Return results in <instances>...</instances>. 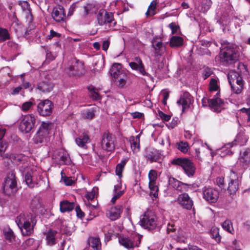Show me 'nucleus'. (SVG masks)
Returning <instances> with one entry per match:
<instances>
[{
    "mask_svg": "<svg viewBox=\"0 0 250 250\" xmlns=\"http://www.w3.org/2000/svg\"><path fill=\"white\" fill-rule=\"evenodd\" d=\"M129 65L132 69L138 71L142 75L150 77V75L146 72L144 64L140 57H135L133 62L129 63Z\"/></svg>",
    "mask_w": 250,
    "mask_h": 250,
    "instance_id": "15",
    "label": "nucleus"
},
{
    "mask_svg": "<svg viewBox=\"0 0 250 250\" xmlns=\"http://www.w3.org/2000/svg\"><path fill=\"white\" fill-rule=\"evenodd\" d=\"M192 97L188 92H185L181 96L177 103L179 105L182 106L183 111L189 107L191 104Z\"/></svg>",
    "mask_w": 250,
    "mask_h": 250,
    "instance_id": "23",
    "label": "nucleus"
},
{
    "mask_svg": "<svg viewBox=\"0 0 250 250\" xmlns=\"http://www.w3.org/2000/svg\"><path fill=\"white\" fill-rule=\"evenodd\" d=\"M77 215L80 218H82L84 216V213L82 211L80 207L77 206L75 208Z\"/></svg>",
    "mask_w": 250,
    "mask_h": 250,
    "instance_id": "61",
    "label": "nucleus"
},
{
    "mask_svg": "<svg viewBox=\"0 0 250 250\" xmlns=\"http://www.w3.org/2000/svg\"><path fill=\"white\" fill-rule=\"evenodd\" d=\"M36 122L35 116L33 114L24 116L21 122L20 130L23 133L29 132L34 127Z\"/></svg>",
    "mask_w": 250,
    "mask_h": 250,
    "instance_id": "11",
    "label": "nucleus"
},
{
    "mask_svg": "<svg viewBox=\"0 0 250 250\" xmlns=\"http://www.w3.org/2000/svg\"><path fill=\"white\" fill-rule=\"evenodd\" d=\"M178 149L183 153H186L188 151V145L187 142H180L177 144Z\"/></svg>",
    "mask_w": 250,
    "mask_h": 250,
    "instance_id": "52",
    "label": "nucleus"
},
{
    "mask_svg": "<svg viewBox=\"0 0 250 250\" xmlns=\"http://www.w3.org/2000/svg\"><path fill=\"white\" fill-rule=\"evenodd\" d=\"M54 108L53 103L48 99L41 100L37 105V111L42 116L50 115Z\"/></svg>",
    "mask_w": 250,
    "mask_h": 250,
    "instance_id": "10",
    "label": "nucleus"
},
{
    "mask_svg": "<svg viewBox=\"0 0 250 250\" xmlns=\"http://www.w3.org/2000/svg\"><path fill=\"white\" fill-rule=\"evenodd\" d=\"M10 35L6 29L0 27V42H3L9 39Z\"/></svg>",
    "mask_w": 250,
    "mask_h": 250,
    "instance_id": "44",
    "label": "nucleus"
},
{
    "mask_svg": "<svg viewBox=\"0 0 250 250\" xmlns=\"http://www.w3.org/2000/svg\"><path fill=\"white\" fill-rule=\"evenodd\" d=\"M115 80H118L119 83L118 86L120 88H123L126 84L127 76L126 73L125 72L124 73H121L120 75H118L117 77H116L114 78Z\"/></svg>",
    "mask_w": 250,
    "mask_h": 250,
    "instance_id": "38",
    "label": "nucleus"
},
{
    "mask_svg": "<svg viewBox=\"0 0 250 250\" xmlns=\"http://www.w3.org/2000/svg\"><path fill=\"white\" fill-rule=\"evenodd\" d=\"M146 160L152 163L160 162L162 160V155L159 151L153 148H148L146 150L145 155Z\"/></svg>",
    "mask_w": 250,
    "mask_h": 250,
    "instance_id": "16",
    "label": "nucleus"
},
{
    "mask_svg": "<svg viewBox=\"0 0 250 250\" xmlns=\"http://www.w3.org/2000/svg\"><path fill=\"white\" fill-rule=\"evenodd\" d=\"M59 153L60 156L59 160L62 164L64 165H70L71 164V161L67 152L62 150L59 151Z\"/></svg>",
    "mask_w": 250,
    "mask_h": 250,
    "instance_id": "34",
    "label": "nucleus"
},
{
    "mask_svg": "<svg viewBox=\"0 0 250 250\" xmlns=\"http://www.w3.org/2000/svg\"><path fill=\"white\" fill-rule=\"evenodd\" d=\"M219 88L217 84V81L214 79H211L209 83V90L210 91H217Z\"/></svg>",
    "mask_w": 250,
    "mask_h": 250,
    "instance_id": "54",
    "label": "nucleus"
},
{
    "mask_svg": "<svg viewBox=\"0 0 250 250\" xmlns=\"http://www.w3.org/2000/svg\"><path fill=\"white\" fill-rule=\"evenodd\" d=\"M183 44V39L179 36H172L170 41L169 45L172 47H177Z\"/></svg>",
    "mask_w": 250,
    "mask_h": 250,
    "instance_id": "35",
    "label": "nucleus"
},
{
    "mask_svg": "<svg viewBox=\"0 0 250 250\" xmlns=\"http://www.w3.org/2000/svg\"><path fill=\"white\" fill-rule=\"evenodd\" d=\"M115 138L109 132H104L101 140V146L102 149L107 151H112L115 149Z\"/></svg>",
    "mask_w": 250,
    "mask_h": 250,
    "instance_id": "9",
    "label": "nucleus"
},
{
    "mask_svg": "<svg viewBox=\"0 0 250 250\" xmlns=\"http://www.w3.org/2000/svg\"><path fill=\"white\" fill-rule=\"evenodd\" d=\"M51 123L43 122L39 129V134L42 132L45 133V135H48L49 130L51 129Z\"/></svg>",
    "mask_w": 250,
    "mask_h": 250,
    "instance_id": "40",
    "label": "nucleus"
},
{
    "mask_svg": "<svg viewBox=\"0 0 250 250\" xmlns=\"http://www.w3.org/2000/svg\"><path fill=\"white\" fill-rule=\"evenodd\" d=\"M118 242L122 246L128 250H130L134 247H139L141 242V237L137 235L130 237L120 236L118 238Z\"/></svg>",
    "mask_w": 250,
    "mask_h": 250,
    "instance_id": "8",
    "label": "nucleus"
},
{
    "mask_svg": "<svg viewBox=\"0 0 250 250\" xmlns=\"http://www.w3.org/2000/svg\"><path fill=\"white\" fill-rule=\"evenodd\" d=\"M53 87L52 83L48 82H42L38 84V89L42 92H49L52 90Z\"/></svg>",
    "mask_w": 250,
    "mask_h": 250,
    "instance_id": "33",
    "label": "nucleus"
},
{
    "mask_svg": "<svg viewBox=\"0 0 250 250\" xmlns=\"http://www.w3.org/2000/svg\"><path fill=\"white\" fill-rule=\"evenodd\" d=\"M140 223L145 229L153 230L158 226L157 217L154 212L147 210L141 216Z\"/></svg>",
    "mask_w": 250,
    "mask_h": 250,
    "instance_id": "5",
    "label": "nucleus"
},
{
    "mask_svg": "<svg viewBox=\"0 0 250 250\" xmlns=\"http://www.w3.org/2000/svg\"><path fill=\"white\" fill-rule=\"evenodd\" d=\"M34 104L31 101H28L24 102L22 104L21 109L22 111L27 112L34 105Z\"/></svg>",
    "mask_w": 250,
    "mask_h": 250,
    "instance_id": "55",
    "label": "nucleus"
},
{
    "mask_svg": "<svg viewBox=\"0 0 250 250\" xmlns=\"http://www.w3.org/2000/svg\"><path fill=\"white\" fill-rule=\"evenodd\" d=\"M11 158H13L15 162H19L21 163L23 162L27 159V157L21 154L12 155Z\"/></svg>",
    "mask_w": 250,
    "mask_h": 250,
    "instance_id": "56",
    "label": "nucleus"
},
{
    "mask_svg": "<svg viewBox=\"0 0 250 250\" xmlns=\"http://www.w3.org/2000/svg\"><path fill=\"white\" fill-rule=\"evenodd\" d=\"M48 135H45V133L43 132L39 134V131L38 130L33 138L34 143L38 144L47 141L48 140Z\"/></svg>",
    "mask_w": 250,
    "mask_h": 250,
    "instance_id": "36",
    "label": "nucleus"
},
{
    "mask_svg": "<svg viewBox=\"0 0 250 250\" xmlns=\"http://www.w3.org/2000/svg\"><path fill=\"white\" fill-rule=\"evenodd\" d=\"M35 240L33 238H29L24 241V242L23 243V246L24 247H30L32 246Z\"/></svg>",
    "mask_w": 250,
    "mask_h": 250,
    "instance_id": "58",
    "label": "nucleus"
},
{
    "mask_svg": "<svg viewBox=\"0 0 250 250\" xmlns=\"http://www.w3.org/2000/svg\"><path fill=\"white\" fill-rule=\"evenodd\" d=\"M176 230V228L173 224H168L167 225V230L168 232H173Z\"/></svg>",
    "mask_w": 250,
    "mask_h": 250,
    "instance_id": "64",
    "label": "nucleus"
},
{
    "mask_svg": "<svg viewBox=\"0 0 250 250\" xmlns=\"http://www.w3.org/2000/svg\"><path fill=\"white\" fill-rule=\"evenodd\" d=\"M110 42L108 40L104 41L103 42L102 49L106 51L109 47Z\"/></svg>",
    "mask_w": 250,
    "mask_h": 250,
    "instance_id": "63",
    "label": "nucleus"
},
{
    "mask_svg": "<svg viewBox=\"0 0 250 250\" xmlns=\"http://www.w3.org/2000/svg\"><path fill=\"white\" fill-rule=\"evenodd\" d=\"M57 232L55 230H50L46 234V244L49 246H52L56 243V236Z\"/></svg>",
    "mask_w": 250,
    "mask_h": 250,
    "instance_id": "30",
    "label": "nucleus"
},
{
    "mask_svg": "<svg viewBox=\"0 0 250 250\" xmlns=\"http://www.w3.org/2000/svg\"><path fill=\"white\" fill-rule=\"evenodd\" d=\"M140 134L136 136H131L129 138L131 148L133 152H137L140 150Z\"/></svg>",
    "mask_w": 250,
    "mask_h": 250,
    "instance_id": "27",
    "label": "nucleus"
},
{
    "mask_svg": "<svg viewBox=\"0 0 250 250\" xmlns=\"http://www.w3.org/2000/svg\"><path fill=\"white\" fill-rule=\"evenodd\" d=\"M212 4L211 0H202L201 2L200 12L206 13L210 8Z\"/></svg>",
    "mask_w": 250,
    "mask_h": 250,
    "instance_id": "39",
    "label": "nucleus"
},
{
    "mask_svg": "<svg viewBox=\"0 0 250 250\" xmlns=\"http://www.w3.org/2000/svg\"><path fill=\"white\" fill-rule=\"evenodd\" d=\"M202 195L206 201L209 203H214L218 200L219 193L215 188L205 187L202 189Z\"/></svg>",
    "mask_w": 250,
    "mask_h": 250,
    "instance_id": "12",
    "label": "nucleus"
},
{
    "mask_svg": "<svg viewBox=\"0 0 250 250\" xmlns=\"http://www.w3.org/2000/svg\"><path fill=\"white\" fill-rule=\"evenodd\" d=\"M239 160L243 166H248L250 164V149L247 148L244 151L241 152Z\"/></svg>",
    "mask_w": 250,
    "mask_h": 250,
    "instance_id": "25",
    "label": "nucleus"
},
{
    "mask_svg": "<svg viewBox=\"0 0 250 250\" xmlns=\"http://www.w3.org/2000/svg\"><path fill=\"white\" fill-rule=\"evenodd\" d=\"M219 58L220 63L223 65L233 64L238 60L239 54L233 45L226 41H220Z\"/></svg>",
    "mask_w": 250,
    "mask_h": 250,
    "instance_id": "1",
    "label": "nucleus"
},
{
    "mask_svg": "<svg viewBox=\"0 0 250 250\" xmlns=\"http://www.w3.org/2000/svg\"><path fill=\"white\" fill-rule=\"evenodd\" d=\"M4 235L7 240L11 242L15 239V235L12 230L9 228H5L3 230Z\"/></svg>",
    "mask_w": 250,
    "mask_h": 250,
    "instance_id": "45",
    "label": "nucleus"
},
{
    "mask_svg": "<svg viewBox=\"0 0 250 250\" xmlns=\"http://www.w3.org/2000/svg\"><path fill=\"white\" fill-rule=\"evenodd\" d=\"M171 163L173 165L181 166L188 177H192L195 172V167L193 163L189 159L177 158L173 160Z\"/></svg>",
    "mask_w": 250,
    "mask_h": 250,
    "instance_id": "7",
    "label": "nucleus"
},
{
    "mask_svg": "<svg viewBox=\"0 0 250 250\" xmlns=\"http://www.w3.org/2000/svg\"><path fill=\"white\" fill-rule=\"evenodd\" d=\"M156 5L157 2L155 0H153L151 2L146 13L147 16H152L156 14L155 10Z\"/></svg>",
    "mask_w": 250,
    "mask_h": 250,
    "instance_id": "42",
    "label": "nucleus"
},
{
    "mask_svg": "<svg viewBox=\"0 0 250 250\" xmlns=\"http://www.w3.org/2000/svg\"><path fill=\"white\" fill-rule=\"evenodd\" d=\"M159 115L162 120L165 121H168L170 119V116L169 115L166 114L162 111H160L159 112Z\"/></svg>",
    "mask_w": 250,
    "mask_h": 250,
    "instance_id": "60",
    "label": "nucleus"
},
{
    "mask_svg": "<svg viewBox=\"0 0 250 250\" xmlns=\"http://www.w3.org/2000/svg\"><path fill=\"white\" fill-rule=\"evenodd\" d=\"M177 202L183 208L188 210L191 209L193 205L192 200L188 194L186 193L179 195L177 198Z\"/></svg>",
    "mask_w": 250,
    "mask_h": 250,
    "instance_id": "18",
    "label": "nucleus"
},
{
    "mask_svg": "<svg viewBox=\"0 0 250 250\" xmlns=\"http://www.w3.org/2000/svg\"><path fill=\"white\" fill-rule=\"evenodd\" d=\"M222 227L225 230L230 233H232V230H233L232 223L230 220H227L224 221L222 224Z\"/></svg>",
    "mask_w": 250,
    "mask_h": 250,
    "instance_id": "51",
    "label": "nucleus"
},
{
    "mask_svg": "<svg viewBox=\"0 0 250 250\" xmlns=\"http://www.w3.org/2000/svg\"><path fill=\"white\" fill-rule=\"evenodd\" d=\"M228 79L231 91L235 94H240L244 87V81L240 74L235 71H230L228 74Z\"/></svg>",
    "mask_w": 250,
    "mask_h": 250,
    "instance_id": "4",
    "label": "nucleus"
},
{
    "mask_svg": "<svg viewBox=\"0 0 250 250\" xmlns=\"http://www.w3.org/2000/svg\"><path fill=\"white\" fill-rule=\"evenodd\" d=\"M151 47L155 57L162 55L165 50L163 43L156 40H153L152 41Z\"/></svg>",
    "mask_w": 250,
    "mask_h": 250,
    "instance_id": "21",
    "label": "nucleus"
},
{
    "mask_svg": "<svg viewBox=\"0 0 250 250\" xmlns=\"http://www.w3.org/2000/svg\"><path fill=\"white\" fill-rule=\"evenodd\" d=\"M210 234L211 237L214 239L216 241L218 242L220 241L221 236L219 235V229L218 228L215 227H212L210 231Z\"/></svg>",
    "mask_w": 250,
    "mask_h": 250,
    "instance_id": "41",
    "label": "nucleus"
},
{
    "mask_svg": "<svg viewBox=\"0 0 250 250\" xmlns=\"http://www.w3.org/2000/svg\"><path fill=\"white\" fill-rule=\"evenodd\" d=\"M223 103L222 100L218 97L209 99L208 101V104L209 106L217 112L220 111V110L218 109V107H220Z\"/></svg>",
    "mask_w": 250,
    "mask_h": 250,
    "instance_id": "31",
    "label": "nucleus"
},
{
    "mask_svg": "<svg viewBox=\"0 0 250 250\" xmlns=\"http://www.w3.org/2000/svg\"><path fill=\"white\" fill-rule=\"evenodd\" d=\"M149 188L150 190V195L154 198H156L158 195V187L156 185V183H149Z\"/></svg>",
    "mask_w": 250,
    "mask_h": 250,
    "instance_id": "43",
    "label": "nucleus"
},
{
    "mask_svg": "<svg viewBox=\"0 0 250 250\" xmlns=\"http://www.w3.org/2000/svg\"><path fill=\"white\" fill-rule=\"evenodd\" d=\"M125 71L122 69L121 63H114L110 70V73L113 78L120 75L121 73H124Z\"/></svg>",
    "mask_w": 250,
    "mask_h": 250,
    "instance_id": "28",
    "label": "nucleus"
},
{
    "mask_svg": "<svg viewBox=\"0 0 250 250\" xmlns=\"http://www.w3.org/2000/svg\"><path fill=\"white\" fill-rule=\"evenodd\" d=\"M122 211V207L121 206H117L111 207L108 211L107 215L111 220L114 221L120 217Z\"/></svg>",
    "mask_w": 250,
    "mask_h": 250,
    "instance_id": "22",
    "label": "nucleus"
},
{
    "mask_svg": "<svg viewBox=\"0 0 250 250\" xmlns=\"http://www.w3.org/2000/svg\"><path fill=\"white\" fill-rule=\"evenodd\" d=\"M25 168H28L27 165H25L24 167L22 166L21 167L20 170L21 171L22 173H26L27 172L25 175V181L27 185L29 188H34L35 185H37L38 184V180L35 178V175L33 173L32 175L28 172V170H26Z\"/></svg>",
    "mask_w": 250,
    "mask_h": 250,
    "instance_id": "17",
    "label": "nucleus"
},
{
    "mask_svg": "<svg viewBox=\"0 0 250 250\" xmlns=\"http://www.w3.org/2000/svg\"><path fill=\"white\" fill-rule=\"evenodd\" d=\"M76 143L80 147L86 149V144L90 142V139L87 132H84L81 136L75 140Z\"/></svg>",
    "mask_w": 250,
    "mask_h": 250,
    "instance_id": "26",
    "label": "nucleus"
},
{
    "mask_svg": "<svg viewBox=\"0 0 250 250\" xmlns=\"http://www.w3.org/2000/svg\"><path fill=\"white\" fill-rule=\"evenodd\" d=\"M168 183L170 186L180 191L187 190L188 188L192 187L191 185L182 183L173 177L169 178Z\"/></svg>",
    "mask_w": 250,
    "mask_h": 250,
    "instance_id": "20",
    "label": "nucleus"
},
{
    "mask_svg": "<svg viewBox=\"0 0 250 250\" xmlns=\"http://www.w3.org/2000/svg\"><path fill=\"white\" fill-rule=\"evenodd\" d=\"M87 244L92 250H101V243L98 237H89L87 240Z\"/></svg>",
    "mask_w": 250,
    "mask_h": 250,
    "instance_id": "24",
    "label": "nucleus"
},
{
    "mask_svg": "<svg viewBox=\"0 0 250 250\" xmlns=\"http://www.w3.org/2000/svg\"><path fill=\"white\" fill-rule=\"evenodd\" d=\"M125 164L126 160H124L116 166V174L119 176V179H121L122 177V172Z\"/></svg>",
    "mask_w": 250,
    "mask_h": 250,
    "instance_id": "47",
    "label": "nucleus"
},
{
    "mask_svg": "<svg viewBox=\"0 0 250 250\" xmlns=\"http://www.w3.org/2000/svg\"><path fill=\"white\" fill-rule=\"evenodd\" d=\"M17 190V181L13 171L9 172L3 184V192L7 195L14 194Z\"/></svg>",
    "mask_w": 250,
    "mask_h": 250,
    "instance_id": "6",
    "label": "nucleus"
},
{
    "mask_svg": "<svg viewBox=\"0 0 250 250\" xmlns=\"http://www.w3.org/2000/svg\"><path fill=\"white\" fill-rule=\"evenodd\" d=\"M149 183H156L157 179V172L156 170L151 169L149 171L148 175Z\"/></svg>",
    "mask_w": 250,
    "mask_h": 250,
    "instance_id": "48",
    "label": "nucleus"
},
{
    "mask_svg": "<svg viewBox=\"0 0 250 250\" xmlns=\"http://www.w3.org/2000/svg\"><path fill=\"white\" fill-rule=\"evenodd\" d=\"M52 17L56 22L63 21L65 18V13L63 7L58 5L54 7L52 12Z\"/></svg>",
    "mask_w": 250,
    "mask_h": 250,
    "instance_id": "19",
    "label": "nucleus"
},
{
    "mask_svg": "<svg viewBox=\"0 0 250 250\" xmlns=\"http://www.w3.org/2000/svg\"><path fill=\"white\" fill-rule=\"evenodd\" d=\"M34 221V215L28 212L21 213L15 220L23 235H30L33 232V227L31 223L33 224Z\"/></svg>",
    "mask_w": 250,
    "mask_h": 250,
    "instance_id": "2",
    "label": "nucleus"
},
{
    "mask_svg": "<svg viewBox=\"0 0 250 250\" xmlns=\"http://www.w3.org/2000/svg\"><path fill=\"white\" fill-rule=\"evenodd\" d=\"M95 116L94 111L92 109H89L86 111L85 113H83V117L87 119L91 120Z\"/></svg>",
    "mask_w": 250,
    "mask_h": 250,
    "instance_id": "57",
    "label": "nucleus"
},
{
    "mask_svg": "<svg viewBox=\"0 0 250 250\" xmlns=\"http://www.w3.org/2000/svg\"><path fill=\"white\" fill-rule=\"evenodd\" d=\"M62 176V180L66 186H71L74 183V180H72L71 177H66L65 174L63 171H61V173Z\"/></svg>",
    "mask_w": 250,
    "mask_h": 250,
    "instance_id": "50",
    "label": "nucleus"
},
{
    "mask_svg": "<svg viewBox=\"0 0 250 250\" xmlns=\"http://www.w3.org/2000/svg\"><path fill=\"white\" fill-rule=\"evenodd\" d=\"M240 174L235 168H232L230 170V178L231 180L229 183L228 190L230 194H234L238 189L239 181L238 179V175Z\"/></svg>",
    "mask_w": 250,
    "mask_h": 250,
    "instance_id": "13",
    "label": "nucleus"
},
{
    "mask_svg": "<svg viewBox=\"0 0 250 250\" xmlns=\"http://www.w3.org/2000/svg\"><path fill=\"white\" fill-rule=\"evenodd\" d=\"M87 88L90 92V96L93 100H98L101 99L99 94L96 91V89L93 86H90Z\"/></svg>",
    "mask_w": 250,
    "mask_h": 250,
    "instance_id": "46",
    "label": "nucleus"
},
{
    "mask_svg": "<svg viewBox=\"0 0 250 250\" xmlns=\"http://www.w3.org/2000/svg\"><path fill=\"white\" fill-rule=\"evenodd\" d=\"M30 208L34 214H38L42 211V204L39 198H35L31 201Z\"/></svg>",
    "mask_w": 250,
    "mask_h": 250,
    "instance_id": "29",
    "label": "nucleus"
},
{
    "mask_svg": "<svg viewBox=\"0 0 250 250\" xmlns=\"http://www.w3.org/2000/svg\"><path fill=\"white\" fill-rule=\"evenodd\" d=\"M97 20L98 24L101 26H104V28L107 31L115 30L116 21L112 12L101 9L97 14Z\"/></svg>",
    "mask_w": 250,
    "mask_h": 250,
    "instance_id": "3",
    "label": "nucleus"
},
{
    "mask_svg": "<svg viewBox=\"0 0 250 250\" xmlns=\"http://www.w3.org/2000/svg\"><path fill=\"white\" fill-rule=\"evenodd\" d=\"M72 64V65L67 69V72L70 75L80 76L84 73L85 70L83 62L75 60Z\"/></svg>",
    "mask_w": 250,
    "mask_h": 250,
    "instance_id": "14",
    "label": "nucleus"
},
{
    "mask_svg": "<svg viewBox=\"0 0 250 250\" xmlns=\"http://www.w3.org/2000/svg\"><path fill=\"white\" fill-rule=\"evenodd\" d=\"M118 184L114 186V188L113 191H119V190H121L122 188V184H121V179H119L118 180Z\"/></svg>",
    "mask_w": 250,
    "mask_h": 250,
    "instance_id": "62",
    "label": "nucleus"
},
{
    "mask_svg": "<svg viewBox=\"0 0 250 250\" xmlns=\"http://www.w3.org/2000/svg\"><path fill=\"white\" fill-rule=\"evenodd\" d=\"M74 208V204L73 202H69L64 200L60 203V210L62 212L70 211Z\"/></svg>",
    "mask_w": 250,
    "mask_h": 250,
    "instance_id": "32",
    "label": "nucleus"
},
{
    "mask_svg": "<svg viewBox=\"0 0 250 250\" xmlns=\"http://www.w3.org/2000/svg\"><path fill=\"white\" fill-rule=\"evenodd\" d=\"M19 5L21 6L22 11L26 13V14H28L30 13L29 6L27 2L25 1H20Z\"/></svg>",
    "mask_w": 250,
    "mask_h": 250,
    "instance_id": "53",
    "label": "nucleus"
},
{
    "mask_svg": "<svg viewBox=\"0 0 250 250\" xmlns=\"http://www.w3.org/2000/svg\"><path fill=\"white\" fill-rule=\"evenodd\" d=\"M169 27L170 28L172 34H174L179 29V26H177L175 23L171 22L168 25Z\"/></svg>",
    "mask_w": 250,
    "mask_h": 250,
    "instance_id": "59",
    "label": "nucleus"
},
{
    "mask_svg": "<svg viewBox=\"0 0 250 250\" xmlns=\"http://www.w3.org/2000/svg\"><path fill=\"white\" fill-rule=\"evenodd\" d=\"M8 147V143L6 141H0V156L3 157H8L7 155L5 154V152Z\"/></svg>",
    "mask_w": 250,
    "mask_h": 250,
    "instance_id": "49",
    "label": "nucleus"
},
{
    "mask_svg": "<svg viewBox=\"0 0 250 250\" xmlns=\"http://www.w3.org/2000/svg\"><path fill=\"white\" fill-rule=\"evenodd\" d=\"M233 145L234 143L233 142L225 145L224 146L220 148L221 153L220 155L222 157H223L226 155L231 154L232 152L230 149L233 146Z\"/></svg>",
    "mask_w": 250,
    "mask_h": 250,
    "instance_id": "37",
    "label": "nucleus"
}]
</instances>
